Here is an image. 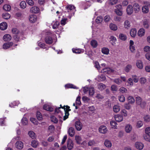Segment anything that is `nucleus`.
<instances>
[{
    "instance_id": "obj_51",
    "label": "nucleus",
    "mask_w": 150,
    "mask_h": 150,
    "mask_svg": "<svg viewBox=\"0 0 150 150\" xmlns=\"http://www.w3.org/2000/svg\"><path fill=\"white\" fill-rule=\"evenodd\" d=\"M132 79L133 80L134 82H137L139 80V78L136 75H132Z\"/></svg>"
},
{
    "instance_id": "obj_15",
    "label": "nucleus",
    "mask_w": 150,
    "mask_h": 150,
    "mask_svg": "<svg viewBox=\"0 0 150 150\" xmlns=\"http://www.w3.org/2000/svg\"><path fill=\"white\" fill-rule=\"evenodd\" d=\"M134 11L135 13H137L140 10L139 6V4L136 3H135L134 4L133 7Z\"/></svg>"
},
{
    "instance_id": "obj_53",
    "label": "nucleus",
    "mask_w": 150,
    "mask_h": 150,
    "mask_svg": "<svg viewBox=\"0 0 150 150\" xmlns=\"http://www.w3.org/2000/svg\"><path fill=\"white\" fill-rule=\"evenodd\" d=\"M116 13L118 16H121L122 14V11L120 9H116L115 11Z\"/></svg>"
},
{
    "instance_id": "obj_2",
    "label": "nucleus",
    "mask_w": 150,
    "mask_h": 150,
    "mask_svg": "<svg viewBox=\"0 0 150 150\" xmlns=\"http://www.w3.org/2000/svg\"><path fill=\"white\" fill-rule=\"evenodd\" d=\"M75 125L77 130L80 131L82 129V125L81 123L79 121H76L75 122Z\"/></svg>"
},
{
    "instance_id": "obj_9",
    "label": "nucleus",
    "mask_w": 150,
    "mask_h": 150,
    "mask_svg": "<svg viewBox=\"0 0 150 150\" xmlns=\"http://www.w3.org/2000/svg\"><path fill=\"white\" fill-rule=\"evenodd\" d=\"M45 42L46 43L49 44H52L53 42L52 38L50 36H47L45 38Z\"/></svg>"
},
{
    "instance_id": "obj_36",
    "label": "nucleus",
    "mask_w": 150,
    "mask_h": 150,
    "mask_svg": "<svg viewBox=\"0 0 150 150\" xmlns=\"http://www.w3.org/2000/svg\"><path fill=\"white\" fill-rule=\"evenodd\" d=\"M110 42L114 45L113 43H115V42L116 41V38L115 37L113 36H111L110 38Z\"/></svg>"
},
{
    "instance_id": "obj_32",
    "label": "nucleus",
    "mask_w": 150,
    "mask_h": 150,
    "mask_svg": "<svg viewBox=\"0 0 150 150\" xmlns=\"http://www.w3.org/2000/svg\"><path fill=\"white\" fill-rule=\"evenodd\" d=\"M119 38L122 40L125 41L126 40V36L124 34L120 33L119 35Z\"/></svg>"
},
{
    "instance_id": "obj_62",
    "label": "nucleus",
    "mask_w": 150,
    "mask_h": 150,
    "mask_svg": "<svg viewBox=\"0 0 150 150\" xmlns=\"http://www.w3.org/2000/svg\"><path fill=\"white\" fill-rule=\"evenodd\" d=\"M144 120L146 122H149L150 120L149 116L148 115H146L144 117Z\"/></svg>"
},
{
    "instance_id": "obj_56",
    "label": "nucleus",
    "mask_w": 150,
    "mask_h": 150,
    "mask_svg": "<svg viewBox=\"0 0 150 150\" xmlns=\"http://www.w3.org/2000/svg\"><path fill=\"white\" fill-rule=\"evenodd\" d=\"M59 25V22L56 21L53 26V28L54 29H56L58 27V26Z\"/></svg>"
},
{
    "instance_id": "obj_42",
    "label": "nucleus",
    "mask_w": 150,
    "mask_h": 150,
    "mask_svg": "<svg viewBox=\"0 0 150 150\" xmlns=\"http://www.w3.org/2000/svg\"><path fill=\"white\" fill-rule=\"evenodd\" d=\"M113 109L114 112H117L120 110V106L117 105H115L113 107Z\"/></svg>"
},
{
    "instance_id": "obj_30",
    "label": "nucleus",
    "mask_w": 150,
    "mask_h": 150,
    "mask_svg": "<svg viewBox=\"0 0 150 150\" xmlns=\"http://www.w3.org/2000/svg\"><path fill=\"white\" fill-rule=\"evenodd\" d=\"M98 88L101 90L104 89L106 88V86L101 83L98 84Z\"/></svg>"
},
{
    "instance_id": "obj_23",
    "label": "nucleus",
    "mask_w": 150,
    "mask_h": 150,
    "mask_svg": "<svg viewBox=\"0 0 150 150\" xmlns=\"http://www.w3.org/2000/svg\"><path fill=\"white\" fill-rule=\"evenodd\" d=\"M76 143L78 144H80V142L82 141L81 137L79 136L76 135L75 137Z\"/></svg>"
},
{
    "instance_id": "obj_43",
    "label": "nucleus",
    "mask_w": 150,
    "mask_h": 150,
    "mask_svg": "<svg viewBox=\"0 0 150 150\" xmlns=\"http://www.w3.org/2000/svg\"><path fill=\"white\" fill-rule=\"evenodd\" d=\"M51 119V121L55 123H57L58 122L57 119L53 115L52 116L50 117Z\"/></svg>"
},
{
    "instance_id": "obj_27",
    "label": "nucleus",
    "mask_w": 150,
    "mask_h": 150,
    "mask_svg": "<svg viewBox=\"0 0 150 150\" xmlns=\"http://www.w3.org/2000/svg\"><path fill=\"white\" fill-rule=\"evenodd\" d=\"M142 99L140 97L137 96L136 97V102L138 105L140 104L142 102Z\"/></svg>"
},
{
    "instance_id": "obj_3",
    "label": "nucleus",
    "mask_w": 150,
    "mask_h": 150,
    "mask_svg": "<svg viewBox=\"0 0 150 150\" xmlns=\"http://www.w3.org/2000/svg\"><path fill=\"white\" fill-rule=\"evenodd\" d=\"M126 11L128 15H131L132 14L133 11V9L132 6L130 5H128L127 7Z\"/></svg>"
},
{
    "instance_id": "obj_7",
    "label": "nucleus",
    "mask_w": 150,
    "mask_h": 150,
    "mask_svg": "<svg viewBox=\"0 0 150 150\" xmlns=\"http://www.w3.org/2000/svg\"><path fill=\"white\" fill-rule=\"evenodd\" d=\"M37 16L35 15H30L29 17V20L30 22L33 23L37 20Z\"/></svg>"
},
{
    "instance_id": "obj_54",
    "label": "nucleus",
    "mask_w": 150,
    "mask_h": 150,
    "mask_svg": "<svg viewBox=\"0 0 150 150\" xmlns=\"http://www.w3.org/2000/svg\"><path fill=\"white\" fill-rule=\"evenodd\" d=\"M131 67H132V66L131 65H129V64L127 65L125 68V71L127 72H129V71L131 69Z\"/></svg>"
},
{
    "instance_id": "obj_6",
    "label": "nucleus",
    "mask_w": 150,
    "mask_h": 150,
    "mask_svg": "<svg viewBox=\"0 0 150 150\" xmlns=\"http://www.w3.org/2000/svg\"><path fill=\"white\" fill-rule=\"evenodd\" d=\"M106 72H107L108 74H109L110 73L112 72V71L110 68H106L103 69L101 71V73H103V74L105 75H106L105 73Z\"/></svg>"
},
{
    "instance_id": "obj_19",
    "label": "nucleus",
    "mask_w": 150,
    "mask_h": 150,
    "mask_svg": "<svg viewBox=\"0 0 150 150\" xmlns=\"http://www.w3.org/2000/svg\"><path fill=\"white\" fill-rule=\"evenodd\" d=\"M127 100L129 103L132 104L134 103L135 100L134 98L132 96H129L127 98Z\"/></svg>"
},
{
    "instance_id": "obj_38",
    "label": "nucleus",
    "mask_w": 150,
    "mask_h": 150,
    "mask_svg": "<svg viewBox=\"0 0 150 150\" xmlns=\"http://www.w3.org/2000/svg\"><path fill=\"white\" fill-rule=\"evenodd\" d=\"M38 141L34 140L32 141L31 142V145L34 148H36L38 146Z\"/></svg>"
},
{
    "instance_id": "obj_12",
    "label": "nucleus",
    "mask_w": 150,
    "mask_h": 150,
    "mask_svg": "<svg viewBox=\"0 0 150 150\" xmlns=\"http://www.w3.org/2000/svg\"><path fill=\"white\" fill-rule=\"evenodd\" d=\"M7 27V25L6 22H3L0 24V29L2 30L6 29Z\"/></svg>"
},
{
    "instance_id": "obj_26",
    "label": "nucleus",
    "mask_w": 150,
    "mask_h": 150,
    "mask_svg": "<svg viewBox=\"0 0 150 150\" xmlns=\"http://www.w3.org/2000/svg\"><path fill=\"white\" fill-rule=\"evenodd\" d=\"M3 9L6 11H9L11 9V7L9 5L5 4L3 6Z\"/></svg>"
},
{
    "instance_id": "obj_1",
    "label": "nucleus",
    "mask_w": 150,
    "mask_h": 150,
    "mask_svg": "<svg viewBox=\"0 0 150 150\" xmlns=\"http://www.w3.org/2000/svg\"><path fill=\"white\" fill-rule=\"evenodd\" d=\"M67 147L69 150H71L74 147L73 141L70 138H68L67 141Z\"/></svg>"
},
{
    "instance_id": "obj_17",
    "label": "nucleus",
    "mask_w": 150,
    "mask_h": 150,
    "mask_svg": "<svg viewBox=\"0 0 150 150\" xmlns=\"http://www.w3.org/2000/svg\"><path fill=\"white\" fill-rule=\"evenodd\" d=\"M145 32L144 29L143 28H141L138 31L137 35L141 37L144 35Z\"/></svg>"
},
{
    "instance_id": "obj_52",
    "label": "nucleus",
    "mask_w": 150,
    "mask_h": 150,
    "mask_svg": "<svg viewBox=\"0 0 150 150\" xmlns=\"http://www.w3.org/2000/svg\"><path fill=\"white\" fill-rule=\"evenodd\" d=\"M110 124L112 128L116 127V125L117 124V122L114 121H112L110 122Z\"/></svg>"
},
{
    "instance_id": "obj_49",
    "label": "nucleus",
    "mask_w": 150,
    "mask_h": 150,
    "mask_svg": "<svg viewBox=\"0 0 150 150\" xmlns=\"http://www.w3.org/2000/svg\"><path fill=\"white\" fill-rule=\"evenodd\" d=\"M20 5L22 8H24L26 7V3L25 1H22L20 3Z\"/></svg>"
},
{
    "instance_id": "obj_25",
    "label": "nucleus",
    "mask_w": 150,
    "mask_h": 150,
    "mask_svg": "<svg viewBox=\"0 0 150 150\" xmlns=\"http://www.w3.org/2000/svg\"><path fill=\"white\" fill-rule=\"evenodd\" d=\"M120 92L121 93L123 94L126 93L127 92V89L124 87H121L119 90Z\"/></svg>"
},
{
    "instance_id": "obj_37",
    "label": "nucleus",
    "mask_w": 150,
    "mask_h": 150,
    "mask_svg": "<svg viewBox=\"0 0 150 150\" xmlns=\"http://www.w3.org/2000/svg\"><path fill=\"white\" fill-rule=\"evenodd\" d=\"M149 20L146 19L143 22V25L145 28H148L149 27Z\"/></svg>"
},
{
    "instance_id": "obj_31",
    "label": "nucleus",
    "mask_w": 150,
    "mask_h": 150,
    "mask_svg": "<svg viewBox=\"0 0 150 150\" xmlns=\"http://www.w3.org/2000/svg\"><path fill=\"white\" fill-rule=\"evenodd\" d=\"M144 139L146 141L150 142V135L149 134H144Z\"/></svg>"
},
{
    "instance_id": "obj_29",
    "label": "nucleus",
    "mask_w": 150,
    "mask_h": 150,
    "mask_svg": "<svg viewBox=\"0 0 150 150\" xmlns=\"http://www.w3.org/2000/svg\"><path fill=\"white\" fill-rule=\"evenodd\" d=\"M136 65L138 68L140 69H142L143 68L142 62L140 60L137 61L136 63Z\"/></svg>"
},
{
    "instance_id": "obj_63",
    "label": "nucleus",
    "mask_w": 150,
    "mask_h": 150,
    "mask_svg": "<svg viewBox=\"0 0 150 150\" xmlns=\"http://www.w3.org/2000/svg\"><path fill=\"white\" fill-rule=\"evenodd\" d=\"M146 80L145 78H141L139 79V81L142 84L146 82Z\"/></svg>"
},
{
    "instance_id": "obj_18",
    "label": "nucleus",
    "mask_w": 150,
    "mask_h": 150,
    "mask_svg": "<svg viewBox=\"0 0 150 150\" xmlns=\"http://www.w3.org/2000/svg\"><path fill=\"white\" fill-rule=\"evenodd\" d=\"M130 35L131 37H135L137 33V30L136 28L132 29L130 32Z\"/></svg>"
},
{
    "instance_id": "obj_60",
    "label": "nucleus",
    "mask_w": 150,
    "mask_h": 150,
    "mask_svg": "<svg viewBox=\"0 0 150 150\" xmlns=\"http://www.w3.org/2000/svg\"><path fill=\"white\" fill-rule=\"evenodd\" d=\"M12 31L13 33L15 34H18L19 33V31L16 28H13Z\"/></svg>"
},
{
    "instance_id": "obj_48",
    "label": "nucleus",
    "mask_w": 150,
    "mask_h": 150,
    "mask_svg": "<svg viewBox=\"0 0 150 150\" xmlns=\"http://www.w3.org/2000/svg\"><path fill=\"white\" fill-rule=\"evenodd\" d=\"M65 87L67 88H73L74 89H77V88L72 84H68L65 85Z\"/></svg>"
},
{
    "instance_id": "obj_13",
    "label": "nucleus",
    "mask_w": 150,
    "mask_h": 150,
    "mask_svg": "<svg viewBox=\"0 0 150 150\" xmlns=\"http://www.w3.org/2000/svg\"><path fill=\"white\" fill-rule=\"evenodd\" d=\"M115 120L118 122H120L122 121L123 120L122 116L120 115H117L115 116Z\"/></svg>"
},
{
    "instance_id": "obj_46",
    "label": "nucleus",
    "mask_w": 150,
    "mask_h": 150,
    "mask_svg": "<svg viewBox=\"0 0 150 150\" xmlns=\"http://www.w3.org/2000/svg\"><path fill=\"white\" fill-rule=\"evenodd\" d=\"M143 125V122L141 121H138L137 122L136 126L138 128L141 127Z\"/></svg>"
},
{
    "instance_id": "obj_44",
    "label": "nucleus",
    "mask_w": 150,
    "mask_h": 150,
    "mask_svg": "<svg viewBox=\"0 0 150 150\" xmlns=\"http://www.w3.org/2000/svg\"><path fill=\"white\" fill-rule=\"evenodd\" d=\"M36 116L37 119L39 120H41L42 119V116L40 112H37L36 113Z\"/></svg>"
},
{
    "instance_id": "obj_58",
    "label": "nucleus",
    "mask_w": 150,
    "mask_h": 150,
    "mask_svg": "<svg viewBox=\"0 0 150 150\" xmlns=\"http://www.w3.org/2000/svg\"><path fill=\"white\" fill-rule=\"evenodd\" d=\"M30 120L33 124L35 125H37L38 122L36 119L31 117L30 118Z\"/></svg>"
},
{
    "instance_id": "obj_5",
    "label": "nucleus",
    "mask_w": 150,
    "mask_h": 150,
    "mask_svg": "<svg viewBox=\"0 0 150 150\" xmlns=\"http://www.w3.org/2000/svg\"><path fill=\"white\" fill-rule=\"evenodd\" d=\"M40 11L39 8L37 6L32 7L30 9V12L32 13H37Z\"/></svg>"
},
{
    "instance_id": "obj_28",
    "label": "nucleus",
    "mask_w": 150,
    "mask_h": 150,
    "mask_svg": "<svg viewBox=\"0 0 150 150\" xmlns=\"http://www.w3.org/2000/svg\"><path fill=\"white\" fill-rule=\"evenodd\" d=\"M125 131L127 133H129L132 129V126L130 125H127L125 128Z\"/></svg>"
},
{
    "instance_id": "obj_8",
    "label": "nucleus",
    "mask_w": 150,
    "mask_h": 150,
    "mask_svg": "<svg viewBox=\"0 0 150 150\" xmlns=\"http://www.w3.org/2000/svg\"><path fill=\"white\" fill-rule=\"evenodd\" d=\"M135 145V147L139 150H142L144 147L143 144L140 142H136Z\"/></svg>"
},
{
    "instance_id": "obj_45",
    "label": "nucleus",
    "mask_w": 150,
    "mask_h": 150,
    "mask_svg": "<svg viewBox=\"0 0 150 150\" xmlns=\"http://www.w3.org/2000/svg\"><path fill=\"white\" fill-rule=\"evenodd\" d=\"M114 82L118 85H120L122 82V81L120 78L115 79L114 80Z\"/></svg>"
},
{
    "instance_id": "obj_55",
    "label": "nucleus",
    "mask_w": 150,
    "mask_h": 150,
    "mask_svg": "<svg viewBox=\"0 0 150 150\" xmlns=\"http://www.w3.org/2000/svg\"><path fill=\"white\" fill-rule=\"evenodd\" d=\"M111 90L112 91H116L117 90V86L112 85L111 86Z\"/></svg>"
},
{
    "instance_id": "obj_64",
    "label": "nucleus",
    "mask_w": 150,
    "mask_h": 150,
    "mask_svg": "<svg viewBox=\"0 0 150 150\" xmlns=\"http://www.w3.org/2000/svg\"><path fill=\"white\" fill-rule=\"evenodd\" d=\"M146 104V102L143 101L140 104H139V105H140L141 108H144Z\"/></svg>"
},
{
    "instance_id": "obj_41",
    "label": "nucleus",
    "mask_w": 150,
    "mask_h": 150,
    "mask_svg": "<svg viewBox=\"0 0 150 150\" xmlns=\"http://www.w3.org/2000/svg\"><path fill=\"white\" fill-rule=\"evenodd\" d=\"M2 16L6 20L8 19L10 17V15L7 13H3L2 14Z\"/></svg>"
},
{
    "instance_id": "obj_34",
    "label": "nucleus",
    "mask_w": 150,
    "mask_h": 150,
    "mask_svg": "<svg viewBox=\"0 0 150 150\" xmlns=\"http://www.w3.org/2000/svg\"><path fill=\"white\" fill-rule=\"evenodd\" d=\"M109 50L105 47H103L102 49V52L105 54H108L109 53Z\"/></svg>"
},
{
    "instance_id": "obj_16",
    "label": "nucleus",
    "mask_w": 150,
    "mask_h": 150,
    "mask_svg": "<svg viewBox=\"0 0 150 150\" xmlns=\"http://www.w3.org/2000/svg\"><path fill=\"white\" fill-rule=\"evenodd\" d=\"M99 132L101 133H105L107 131L106 128L105 126H101L99 129Z\"/></svg>"
},
{
    "instance_id": "obj_39",
    "label": "nucleus",
    "mask_w": 150,
    "mask_h": 150,
    "mask_svg": "<svg viewBox=\"0 0 150 150\" xmlns=\"http://www.w3.org/2000/svg\"><path fill=\"white\" fill-rule=\"evenodd\" d=\"M103 20V18L102 16H99L97 17L96 19V21L97 23H101Z\"/></svg>"
},
{
    "instance_id": "obj_33",
    "label": "nucleus",
    "mask_w": 150,
    "mask_h": 150,
    "mask_svg": "<svg viewBox=\"0 0 150 150\" xmlns=\"http://www.w3.org/2000/svg\"><path fill=\"white\" fill-rule=\"evenodd\" d=\"M142 10L143 12L144 13H147L149 11V8L147 6H144L142 7Z\"/></svg>"
},
{
    "instance_id": "obj_47",
    "label": "nucleus",
    "mask_w": 150,
    "mask_h": 150,
    "mask_svg": "<svg viewBox=\"0 0 150 150\" xmlns=\"http://www.w3.org/2000/svg\"><path fill=\"white\" fill-rule=\"evenodd\" d=\"M89 95L91 96H93L94 93V90L93 87H91L89 88Z\"/></svg>"
},
{
    "instance_id": "obj_40",
    "label": "nucleus",
    "mask_w": 150,
    "mask_h": 150,
    "mask_svg": "<svg viewBox=\"0 0 150 150\" xmlns=\"http://www.w3.org/2000/svg\"><path fill=\"white\" fill-rule=\"evenodd\" d=\"M21 122L24 125H26L28 123V120L26 117H23L21 120Z\"/></svg>"
},
{
    "instance_id": "obj_11",
    "label": "nucleus",
    "mask_w": 150,
    "mask_h": 150,
    "mask_svg": "<svg viewBox=\"0 0 150 150\" xmlns=\"http://www.w3.org/2000/svg\"><path fill=\"white\" fill-rule=\"evenodd\" d=\"M16 147L19 149H21L23 147V144L21 141H18L16 142Z\"/></svg>"
},
{
    "instance_id": "obj_24",
    "label": "nucleus",
    "mask_w": 150,
    "mask_h": 150,
    "mask_svg": "<svg viewBox=\"0 0 150 150\" xmlns=\"http://www.w3.org/2000/svg\"><path fill=\"white\" fill-rule=\"evenodd\" d=\"M91 44L94 48H96L98 46L97 42L95 40H92L91 41Z\"/></svg>"
},
{
    "instance_id": "obj_10",
    "label": "nucleus",
    "mask_w": 150,
    "mask_h": 150,
    "mask_svg": "<svg viewBox=\"0 0 150 150\" xmlns=\"http://www.w3.org/2000/svg\"><path fill=\"white\" fill-rule=\"evenodd\" d=\"M3 39L5 41H9L11 39V37L9 34H6L3 37Z\"/></svg>"
},
{
    "instance_id": "obj_50",
    "label": "nucleus",
    "mask_w": 150,
    "mask_h": 150,
    "mask_svg": "<svg viewBox=\"0 0 150 150\" xmlns=\"http://www.w3.org/2000/svg\"><path fill=\"white\" fill-rule=\"evenodd\" d=\"M119 100L120 102H124L125 100V97L123 95H121L119 96Z\"/></svg>"
},
{
    "instance_id": "obj_20",
    "label": "nucleus",
    "mask_w": 150,
    "mask_h": 150,
    "mask_svg": "<svg viewBox=\"0 0 150 150\" xmlns=\"http://www.w3.org/2000/svg\"><path fill=\"white\" fill-rule=\"evenodd\" d=\"M104 144L105 146L107 147H110L112 146V144L111 142L108 139H106L105 140Z\"/></svg>"
},
{
    "instance_id": "obj_21",
    "label": "nucleus",
    "mask_w": 150,
    "mask_h": 150,
    "mask_svg": "<svg viewBox=\"0 0 150 150\" xmlns=\"http://www.w3.org/2000/svg\"><path fill=\"white\" fill-rule=\"evenodd\" d=\"M28 134L29 136L32 139H34L36 137L35 133L32 131H29Z\"/></svg>"
},
{
    "instance_id": "obj_61",
    "label": "nucleus",
    "mask_w": 150,
    "mask_h": 150,
    "mask_svg": "<svg viewBox=\"0 0 150 150\" xmlns=\"http://www.w3.org/2000/svg\"><path fill=\"white\" fill-rule=\"evenodd\" d=\"M26 2L30 6H32L34 5V2L32 0H26Z\"/></svg>"
},
{
    "instance_id": "obj_59",
    "label": "nucleus",
    "mask_w": 150,
    "mask_h": 150,
    "mask_svg": "<svg viewBox=\"0 0 150 150\" xmlns=\"http://www.w3.org/2000/svg\"><path fill=\"white\" fill-rule=\"evenodd\" d=\"M110 19V17L109 15H106L105 17L104 18V20L105 22H108L109 21Z\"/></svg>"
},
{
    "instance_id": "obj_22",
    "label": "nucleus",
    "mask_w": 150,
    "mask_h": 150,
    "mask_svg": "<svg viewBox=\"0 0 150 150\" xmlns=\"http://www.w3.org/2000/svg\"><path fill=\"white\" fill-rule=\"evenodd\" d=\"M124 26L126 29H128L130 26V22L128 20H126L124 22Z\"/></svg>"
},
{
    "instance_id": "obj_14",
    "label": "nucleus",
    "mask_w": 150,
    "mask_h": 150,
    "mask_svg": "<svg viewBox=\"0 0 150 150\" xmlns=\"http://www.w3.org/2000/svg\"><path fill=\"white\" fill-rule=\"evenodd\" d=\"M68 133L71 137H73L75 134V132L74 128L72 127L69 128V129Z\"/></svg>"
},
{
    "instance_id": "obj_4",
    "label": "nucleus",
    "mask_w": 150,
    "mask_h": 150,
    "mask_svg": "<svg viewBox=\"0 0 150 150\" xmlns=\"http://www.w3.org/2000/svg\"><path fill=\"white\" fill-rule=\"evenodd\" d=\"M13 43L12 42H8L4 43L3 45V47L4 49H6L12 46Z\"/></svg>"
},
{
    "instance_id": "obj_35",
    "label": "nucleus",
    "mask_w": 150,
    "mask_h": 150,
    "mask_svg": "<svg viewBox=\"0 0 150 150\" xmlns=\"http://www.w3.org/2000/svg\"><path fill=\"white\" fill-rule=\"evenodd\" d=\"M110 28L111 29L114 30H116L117 29V26L115 25L112 23L110 24Z\"/></svg>"
},
{
    "instance_id": "obj_57",
    "label": "nucleus",
    "mask_w": 150,
    "mask_h": 150,
    "mask_svg": "<svg viewBox=\"0 0 150 150\" xmlns=\"http://www.w3.org/2000/svg\"><path fill=\"white\" fill-rule=\"evenodd\" d=\"M127 83L129 84V85L132 86L133 85V82L132 78H129L127 81Z\"/></svg>"
}]
</instances>
